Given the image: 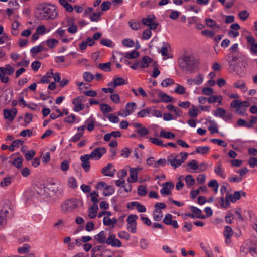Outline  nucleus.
Returning <instances> with one entry per match:
<instances>
[{
    "instance_id": "nucleus-1",
    "label": "nucleus",
    "mask_w": 257,
    "mask_h": 257,
    "mask_svg": "<svg viewBox=\"0 0 257 257\" xmlns=\"http://www.w3.org/2000/svg\"><path fill=\"white\" fill-rule=\"evenodd\" d=\"M36 13L40 20H54L58 16L56 7L50 4H42L37 8Z\"/></svg>"
},
{
    "instance_id": "nucleus-2",
    "label": "nucleus",
    "mask_w": 257,
    "mask_h": 257,
    "mask_svg": "<svg viewBox=\"0 0 257 257\" xmlns=\"http://www.w3.org/2000/svg\"><path fill=\"white\" fill-rule=\"evenodd\" d=\"M199 60L194 55L182 56L178 61V65L181 69L188 71H192L198 67Z\"/></svg>"
},
{
    "instance_id": "nucleus-3",
    "label": "nucleus",
    "mask_w": 257,
    "mask_h": 257,
    "mask_svg": "<svg viewBox=\"0 0 257 257\" xmlns=\"http://www.w3.org/2000/svg\"><path fill=\"white\" fill-rule=\"evenodd\" d=\"M83 205V201L81 200L73 198L64 201L61 205L60 209L62 213H68L73 212Z\"/></svg>"
},
{
    "instance_id": "nucleus-4",
    "label": "nucleus",
    "mask_w": 257,
    "mask_h": 257,
    "mask_svg": "<svg viewBox=\"0 0 257 257\" xmlns=\"http://www.w3.org/2000/svg\"><path fill=\"white\" fill-rule=\"evenodd\" d=\"M13 214V211L8 201L4 203L0 209V226H4L7 223V220Z\"/></svg>"
},
{
    "instance_id": "nucleus-5",
    "label": "nucleus",
    "mask_w": 257,
    "mask_h": 257,
    "mask_svg": "<svg viewBox=\"0 0 257 257\" xmlns=\"http://www.w3.org/2000/svg\"><path fill=\"white\" fill-rule=\"evenodd\" d=\"M230 106L235 109L236 112H244L250 106V104L248 101L234 100L231 102Z\"/></svg>"
},
{
    "instance_id": "nucleus-6",
    "label": "nucleus",
    "mask_w": 257,
    "mask_h": 257,
    "mask_svg": "<svg viewBox=\"0 0 257 257\" xmlns=\"http://www.w3.org/2000/svg\"><path fill=\"white\" fill-rule=\"evenodd\" d=\"M239 59V54L234 53H229L225 56V59L227 62L231 71L234 72L236 70V67L238 66L237 62Z\"/></svg>"
},
{
    "instance_id": "nucleus-7",
    "label": "nucleus",
    "mask_w": 257,
    "mask_h": 257,
    "mask_svg": "<svg viewBox=\"0 0 257 257\" xmlns=\"http://www.w3.org/2000/svg\"><path fill=\"white\" fill-rule=\"evenodd\" d=\"M85 100V97L83 96H79L74 98L72 101L74 111L79 112L82 110L85 107L82 102Z\"/></svg>"
},
{
    "instance_id": "nucleus-8",
    "label": "nucleus",
    "mask_w": 257,
    "mask_h": 257,
    "mask_svg": "<svg viewBox=\"0 0 257 257\" xmlns=\"http://www.w3.org/2000/svg\"><path fill=\"white\" fill-rule=\"evenodd\" d=\"M178 156V154L175 153L169 155L167 157V164L174 168L179 167L182 163L180 159H177Z\"/></svg>"
},
{
    "instance_id": "nucleus-9",
    "label": "nucleus",
    "mask_w": 257,
    "mask_h": 257,
    "mask_svg": "<svg viewBox=\"0 0 257 257\" xmlns=\"http://www.w3.org/2000/svg\"><path fill=\"white\" fill-rule=\"evenodd\" d=\"M246 39L247 43V47L250 52L254 54H257V42H255V39L252 36H246Z\"/></svg>"
},
{
    "instance_id": "nucleus-10",
    "label": "nucleus",
    "mask_w": 257,
    "mask_h": 257,
    "mask_svg": "<svg viewBox=\"0 0 257 257\" xmlns=\"http://www.w3.org/2000/svg\"><path fill=\"white\" fill-rule=\"evenodd\" d=\"M106 149L104 147H97L94 149L91 153L88 154V155L91 159L98 160L106 153Z\"/></svg>"
},
{
    "instance_id": "nucleus-11",
    "label": "nucleus",
    "mask_w": 257,
    "mask_h": 257,
    "mask_svg": "<svg viewBox=\"0 0 257 257\" xmlns=\"http://www.w3.org/2000/svg\"><path fill=\"white\" fill-rule=\"evenodd\" d=\"M257 122V116H251V120L249 122H247L245 120L242 119H239L237 120V124L239 126H245L247 128H252L253 126V124L256 123Z\"/></svg>"
},
{
    "instance_id": "nucleus-12",
    "label": "nucleus",
    "mask_w": 257,
    "mask_h": 257,
    "mask_svg": "<svg viewBox=\"0 0 257 257\" xmlns=\"http://www.w3.org/2000/svg\"><path fill=\"white\" fill-rule=\"evenodd\" d=\"M163 188L160 190L162 195H170L171 194V190L174 187V185L170 182H167L162 184Z\"/></svg>"
},
{
    "instance_id": "nucleus-13",
    "label": "nucleus",
    "mask_w": 257,
    "mask_h": 257,
    "mask_svg": "<svg viewBox=\"0 0 257 257\" xmlns=\"http://www.w3.org/2000/svg\"><path fill=\"white\" fill-rule=\"evenodd\" d=\"M81 161V166L86 172H88L90 170V164L89 160L91 159L88 154H85L80 157Z\"/></svg>"
},
{
    "instance_id": "nucleus-14",
    "label": "nucleus",
    "mask_w": 257,
    "mask_h": 257,
    "mask_svg": "<svg viewBox=\"0 0 257 257\" xmlns=\"http://www.w3.org/2000/svg\"><path fill=\"white\" fill-rule=\"evenodd\" d=\"M106 243L108 245H111L112 247H120L122 246L121 241L116 239L115 235L111 234L108 236L106 239Z\"/></svg>"
},
{
    "instance_id": "nucleus-15",
    "label": "nucleus",
    "mask_w": 257,
    "mask_h": 257,
    "mask_svg": "<svg viewBox=\"0 0 257 257\" xmlns=\"http://www.w3.org/2000/svg\"><path fill=\"white\" fill-rule=\"evenodd\" d=\"M125 84V80L122 77L115 78L112 81L108 84V86L113 88H116L118 86H121Z\"/></svg>"
},
{
    "instance_id": "nucleus-16",
    "label": "nucleus",
    "mask_w": 257,
    "mask_h": 257,
    "mask_svg": "<svg viewBox=\"0 0 257 257\" xmlns=\"http://www.w3.org/2000/svg\"><path fill=\"white\" fill-rule=\"evenodd\" d=\"M112 166L113 165L111 163H108L107 166L101 170V173L105 176L113 177L114 175L116 170H114V171H111L109 173H107V172L110 171Z\"/></svg>"
},
{
    "instance_id": "nucleus-17",
    "label": "nucleus",
    "mask_w": 257,
    "mask_h": 257,
    "mask_svg": "<svg viewBox=\"0 0 257 257\" xmlns=\"http://www.w3.org/2000/svg\"><path fill=\"white\" fill-rule=\"evenodd\" d=\"M91 201L93 203V205L89 208V210H94V212L90 217H95L97 215V212L98 209L97 203L98 202L99 200L98 199L97 197L92 196V197H91Z\"/></svg>"
},
{
    "instance_id": "nucleus-18",
    "label": "nucleus",
    "mask_w": 257,
    "mask_h": 257,
    "mask_svg": "<svg viewBox=\"0 0 257 257\" xmlns=\"http://www.w3.org/2000/svg\"><path fill=\"white\" fill-rule=\"evenodd\" d=\"M69 27L67 31L69 33L71 34H75L77 32V26L74 23V20L73 19H69L67 20Z\"/></svg>"
},
{
    "instance_id": "nucleus-19",
    "label": "nucleus",
    "mask_w": 257,
    "mask_h": 257,
    "mask_svg": "<svg viewBox=\"0 0 257 257\" xmlns=\"http://www.w3.org/2000/svg\"><path fill=\"white\" fill-rule=\"evenodd\" d=\"M214 172L217 175L220 176L223 179L225 178L226 176L223 173L221 160H219L217 163V165L214 168Z\"/></svg>"
},
{
    "instance_id": "nucleus-20",
    "label": "nucleus",
    "mask_w": 257,
    "mask_h": 257,
    "mask_svg": "<svg viewBox=\"0 0 257 257\" xmlns=\"http://www.w3.org/2000/svg\"><path fill=\"white\" fill-rule=\"evenodd\" d=\"M130 178L127 179L130 183H134L137 181L138 170L137 169L131 168L130 169Z\"/></svg>"
},
{
    "instance_id": "nucleus-21",
    "label": "nucleus",
    "mask_w": 257,
    "mask_h": 257,
    "mask_svg": "<svg viewBox=\"0 0 257 257\" xmlns=\"http://www.w3.org/2000/svg\"><path fill=\"white\" fill-rule=\"evenodd\" d=\"M106 233L104 231H100L98 234L94 236V239L100 243H106Z\"/></svg>"
},
{
    "instance_id": "nucleus-22",
    "label": "nucleus",
    "mask_w": 257,
    "mask_h": 257,
    "mask_svg": "<svg viewBox=\"0 0 257 257\" xmlns=\"http://www.w3.org/2000/svg\"><path fill=\"white\" fill-rule=\"evenodd\" d=\"M153 61V59L148 56H144L140 64V66L142 68L148 67L149 64Z\"/></svg>"
},
{
    "instance_id": "nucleus-23",
    "label": "nucleus",
    "mask_w": 257,
    "mask_h": 257,
    "mask_svg": "<svg viewBox=\"0 0 257 257\" xmlns=\"http://www.w3.org/2000/svg\"><path fill=\"white\" fill-rule=\"evenodd\" d=\"M190 209L193 213L195 214V218L200 219H205L206 218L205 215H202V211L200 209L195 206H191Z\"/></svg>"
},
{
    "instance_id": "nucleus-24",
    "label": "nucleus",
    "mask_w": 257,
    "mask_h": 257,
    "mask_svg": "<svg viewBox=\"0 0 257 257\" xmlns=\"http://www.w3.org/2000/svg\"><path fill=\"white\" fill-rule=\"evenodd\" d=\"M234 87L241 90L243 92H246L247 91V88L245 83L242 80H239L234 83Z\"/></svg>"
},
{
    "instance_id": "nucleus-25",
    "label": "nucleus",
    "mask_w": 257,
    "mask_h": 257,
    "mask_svg": "<svg viewBox=\"0 0 257 257\" xmlns=\"http://www.w3.org/2000/svg\"><path fill=\"white\" fill-rule=\"evenodd\" d=\"M216 117L222 118L226 121L232 120L233 115L232 113H214Z\"/></svg>"
},
{
    "instance_id": "nucleus-26",
    "label": "nucleus",
    "mask_w": 257,
    "mask_h": 257,
    "mask_svg": "<svg viewBox=\"0 0 257 257\" xmlns=\"http://www.w3.org/2000/svg\"><path fill=\"white\" fill-rule=\"evenodd\" d=\"M114 187L112 185L105 186L104 189L103 195L104 196H108L112 195L114 192Z\"/></svg>"
},
{
    "instance_id": "nucleus-27",
    "label": "nucleus",
    "mask_w": 257,
    "mask_h": 257,
    "mask_svg": "<svg viewBox=\"0 0 257 257\" xmlns=\"http://www.w3.org/2000/svg\"><path fill=\"white\" fill-rule=\"evenodd\" d=\"M155 19V17L154 15H148L146 18H143L142 19V23L144 25L149 26Z\"/></svg>"
},
{
    "instance_id": "nucleus-28",
    "label": "nucleus",
    "mask_w": 257,
    "mask_h": 257,
    "mask_svg": "<svg viewBox=\"0 0 257 257\" xmlns=\"http://www.w3.org/2000/svg\"><path fill=\"white\" fill-rule=\"evenodd\" d=\"M6 72L3 67H0V79L2 82L7 83L9 80L8 76H6Z\"/></svg>"
},
{
    "instance_id": "nucleus-29",
    "label": "nucleus",
    "mask_w": 257,
    "mask_h": 257,
    "mask_svg": "<svg viewBox=\"0 0 257 257\" xmlns=\"http://www.w3.org/2000/svg\"><path fill=\"white\" fill-rule=\"evenodd\" d=\"M33 115L32 113H25L24 116V123L22 125L24 126H27L32 120Z\"/></svg>"
},
{
    "instance_id": "nucleus-30",
    "label": "nucleus",
    "mask_w": 257,
    "mask_h": 257,
    "mask_svg": "<svg viewBox=\"0 0 257 257\" xmlns=\"http://www.w3.org/2000/svg\"><path fill=\"white\" fill-rule=\"evenodd\" d=\"M111 63L110 62L105 63L99 64L98 67L99 69L105 72H110L111 71Z\"/></svg>"
},
{
    "instance_id": "nucleus-31",
    "label": "nucleus",
    "mask_w": 257,
    "mask_h": 257,
    "mask_svg": "<svg viewBox=\"0 0 257 257\" xmlns=\"http://www.w3.org/2000/svg\"><path fill=\"white\" fill-rule=\"evenodd\" d=\"M210 148L208 146L198 147L196 148L195 153L200 154H205L209 152Z\"/></svg>"
},
{
    "instance_id": "nucleus-32",
    "label": "nucleus",
    "mask_w": 257,
    "mask_h": 257,
    "mask_svg": "<svg viewBox=\"0 0 257 257\" xmlns=\"http://www.w3.org/2000/svg\"><path fill=\"white\" fill-rule=\"evenodd\" d=\"M103 224L105 226H109L111 224H116L117 222V219L116 218H113L112 219H110L109 218L105 217L103 220Z\"/></svg>"
},
{
    "instance_id": "nucleus-33",
    "label": "nucleus",
    "mask_w": 257,
    "mask_h": 257,
    "mask_svg": "<svg viewBox=\"0 0 257 257\" xmlns=\"http://www.w3.org/2000/svg\"><path fill=\"white\" fill-rule=\"evenodd\" d=\"M136 104L135 102L127 103L125 106V112H132L136 109Z\"/></svg>"
},
{
    "instance_id": "nucleus-34",
    "label": "nucleus",
    "mask_w": 257,
    "mask_h": 257,
    "mask_svg": "<svg viewBox=\"0 0 257 257\" xmlns=\"http://www.w3.org/2000/svg\"><path fill=\"white\" fill-rule=\"evenodd\" d=\"M23 158L22 157H17L15 158L12 162L14 166L18 169H20L22 166Z\"/></svg>"
},
{
    "instance_id": "nucleus-35",
    "label": "nucleus",
    "mask_w": 257,
    "mask_h": 257,
    "mask_svg": "<svg viewBox=\"0 0 257 257\" xmlns=\"http://www.w3.org/2000/svg\"><path fill=\"white\" fill-rule=\"evenodd\" d=\"M230 201L232 203H235L236 200H239L241 197V192L240 191H235L234 194H229Z\"/></svg>"
},
{
    "instance_id": "nucleus-36",
    "label": "nucleus",
    "mask_w": 257,
    "mask_h": 257,
    "mask_svg": "<svg viewBox=\"0 0 257 257\" xmlns=\"http://www.w3.org/2000/svg\"><path fill=\"white\" fill-rule=\"evenodd\" d=\"M222 97L221 96H215L213 95L211 96L210 97L207 98V102L209 103H213L217 102L219 103H221Z\"/></svg>"
},
{
    "instance_id": "nucleus-37",
    "label": "nucleus",
    "mask_w": 257,
    "mask_h": 257,
    "mask_svg": "<svg viewBox=\"0 0 257 257\" xmlns=\"http://www.w3.org/2000/svg\"><path fill=\"white\" fill-rule=\"evenodd\" d=\"M31 247L28 244H24L21 247L18 248V251L21 254H25L29 252Z\"/></svg>"
},
{
    "instance_id": "nucleus-38",
    "label": "nucleus",
    "mask_w": 257,
    "mask_h": 257,
    "mask_svg": "<svg viewBox=\"0 0 257 257\" xmlns=\"http://www.w3.org/2000/svg\"><path fill=\"white\" fill-rule=\"evenodd\" d=\"M225 238H231L233 234L232 229L229 226L225 227V230L223 232Z\"/></svg>"
},
{
    "instance_id": "nucleus-39",
    "label": "nucleus",
    "mask_w": 257,
    "mask_h": 257,
    "mask_svg": "<svg viewBox=\"0 0 257 257\" xmlns=\"http://www.w3.org/2000/svg\"><path fill=\"white\" fill-rule=\"evenodd\" d=\"M149 141L158 146H162V147H167V145H164L163 144V141L161 139H159L157 138H153V137H150Z\"/></svg>"
},
{
    "instance_id": "nucleus-40",
    "label": "nucleus",
    "mask_w": 257,
    "mask_h": 257,
    "mask_svg": "<svg viewBox=\"0 0 257 257\" xmlns=\"http://www.w3.org/2000/svg\"><path fill=\"white\" fill-rule=\"evenodd\" d=\"M160 136L167 139H173L175 137V135L172 132L162 130L160 133Z\"/></svg>"
},
{
    "instance_id": "nucleus-41",
    "label": "nucleus",
    "mask_w": 257,
    "mask_h": 257,
    "mask_svg": "<svg viewBox=\"0 0 257 257\" xmlns=\"http://www.w3.org/2000/svg\"><path fill=\"white\" fill-rule=\"evenodd\" d=\"M139 56V53L136 50H134L131 52H127L125 54V57L128 59L137 58Z\"/></svg>"
},
{
    "instance_id": "nucleus-42",
    "label": "nucleus",
    "mask_w": 257,
    "mask_h": 257,
    "mask_svg": "<svg viewBox=\"0 0 257 257\" xmlns=\"http://www.w3.org/2000/svg\"><path fill=\"white\" fill-rule=\"evenodd\" d=\"M59 42L55 39H50L46 41L47 45L51 49L57 45Z\"/></svg>"
},
{
    "instance_id": "nucleus-43",
    "label": "nucleus",
    "mask_w": 257,
    "mask_h": 257,
    "mask_svg": "<svg viewBox=\"0 0 257 257\" xmlns=\"http://www.w3.org/2000/svg\"><path fill=\"white\" fill-rule=\"evenodd\" d=\"M85 122L87 125V128L89 131L90 132L94 130V120L93 118H92L91 117L88 118L86 121Z\"/></svg>"
},
{
    "instance_id": "nucleus-44",
    "label": "nucleus",
    "mask_w": 257,
    "mask_h": 257,
    "mask_svg": "<svg viewBox=\"0 0 257 257\" xmlns=\"http://www.w3.org/2000/svg\"><path fill=\"white\" fill-rule=\"evenodd\" d=\"M105 116L109 119V120L112 123H117L119 121V118L115 115H113L112 114L105 113Z\"/></svg>"
},
{
    "instance_id": "nucleus-45",
    "label": "nucleus",
    "mask_w": 257,
    "mask_h": 257,
    "mask_svg": "<svg viewBox=\"0 0 257 257\" xmlns=\"http://www.w3.org/2000/svg\"><path fill=\"white\" fill-rule=\"evenodd\" d=\"M94 75L89 72H85L83 74V78L87 82H90L94 79Z\"/></svg>"
},
{
    "instance_id": "nucleus-46",
    "label": "nucleus",
    "mask_w": 257,
    "mask_h": 257,
    "mask_svg": "<svg viewBox=\"0 0 257 257\" xmlns=\"http://www.w3.org/2000/svg\"><path fill=\"white\" fill-rule=\"evenodd\" d=\"M163 217V213L162 211H158L157 212H155V210L153 211V219L155 221H160Z\"/></svg>"
},
{
    "instance_id": "nucleus-47",
    "label": "nucleus",
    "mask_w": 257,
    "mask_h": 257,
    "mask_svg": "<svg viewBox=\"0 0 257 257\" xmlns=\"http://www.w3.org/2000/svg\"><path fill=\"white\" fill-rule=\"evenodd\" d=\"M68 185L70 188H72L73 189L76 188L77 187L76 179L73 177L69 178L68 180Z\"/></svg>"
},
{
    "instance_id": "nucleus-48",
    "label": "nucleus",
    "mask_w": 257,
    "mask_h": 257,
    "mask_svg": "<svg viewBox=\"0 0 257 257\" xmlns=\"http://www.w3.org/2000/svg\"><path fill=\"white\" fill-rule=\"evenodd\" d=\"M100 109L102 112H109L113 110L110 106L104 103L100 104Z\"/></svg>"
},
{
    "instance_id": "nucleus-49",
    "label": "nucleus",
    "mask_w": 257,
    "mask_h": 257,
    "mask_svg": "<svg viewBox=\"0 0 257 257\" xmlns=\"http://www.w3.org/2000/svg\"><path fill=\"white\" fill-rule=\"evenodd\" d=\"M128 24L130 27L134 30H137L140 28V23L139 22H136L134 20H131Z\"/></svg>"
},
{
    "instance_id": "nucleus-50",
    "label": "nucleus",
    "mask_w": 257,
    "mask_h": 257,
    "mask_svg": "<svg viewBox=\"0 0 257 257\" xmlns=\"http://www.w3.org/2000/svg\"><path fill=\"white\" fill-rule=\"evenodd\" d=\"M44 50V47L41 45H39L37 46H34L33 48H32L30 50V52L32 54H37Z\"/></svg>"
},
{
    "instance_id": "nucleus-51",
    "label": "nucleus",
    "mask_w": 257,
    "mask_h": 257,
    "mask_svg": "<svg viewBox=\"0 0 257 257\" xmlns=\"http://www.w3.org/2000/svg\"><path fill=\"white\" fill-rule=\"evenodd\" d=\"M185 181L187 185L189 186L193 185L195 183V179L191 175H187L185 177Z\"/></svg>"
},
{
    "instance_id": "nucleus-52",
    "label": "nucleus",
    "mask_w": 257,
    "mask_h": 257,
    "mask_svg": "<svg viewBox=\"0 0 257 257\" xmlns=\"http://www.w3.org/2000/svg\"><path fill=\"white\" fill-rule=\"evenodd\" d=\"M173 84H174L173 79L171 78H166L161 82V84L162 86L166 87Z\"/></svg>"
},
{
    "instance_id": "nucleus-53",
    "label": "nucleus",
    "mask_w": 257,
    "mask_h": 257,
    "mask_svg": "<svg viewBox=\"0 0 257 257\" xmlns=\"http://www.w3.org/2000/svg\"><path fill=\"white\" fill-rule=\"evenodd\" d=\"M205 22L206 25L209 27L216 26V28L218 29L220 28V26L218 25H216V22L212 19H206L205 20Z\"/></svg>"
},
{
    "instance_id": "nucleus-54",
    "label": "nucleus",
    "mask_w": 257,
    "mask_h": 257,
    "mask_svg": "<svg viewBox=\"0 0 257 257\" xmlns=\"http://www.w3.org/2000/svg\"><path fill=\"white\" fill-rule=\"evenodd\" d=\"M122 45L127 47H132L134 46V42L131 39H125L122 40Z\"/></svg>"
},
{
    "instance_id": "nucleus-55",
    "label": "nucleus",
    "mask_w": 257,
    "mask_h": 257,
    "mask_svg": "<svg viewBox=\"0 0 257 257\" xmlns=\"http://www.w3.org/2000/svg\"><path fill=\"white\" fill-rule=\"evenodd\" d=\"M172 217V215L170 214H166L163 220V222L167 225H171L173 221Z\"/></svg>"
},
{
    "instance_id": "nucleus-56",
    "label": "nucleus",
    "mask_w": 257,
    "mask_h": 257,
    "mask_svg": "<svg viewBox=\"0 0 257 257\" xmlns=\"http://www.w3.org/2000/svg\"><path fill=\"white\" fill-rule=\"evenodd\" d=\"M211 141L223 147H226L227 145V143L223 140L219 139H212Z\"/></svg>"
},
{
    "instance_id": "nucleus-57",
    "label": "nucleus",
    "mask_w": 257,
    "mask_h": 257,
    "mask_svg": "<svg viewBox=\"0 0 257 257\" xmlns=\"http://www.w3.org/2000/svg\"><path fill=\"white\" fill-rule=\"evenodd\" d=\"M187 166L193 170H196L198 168V165L196 160H192L188 164Z\"/></svg>"
},
{
    "instance_id": "nucleus-58",
    "label": "nucleus",
    "mask_w": 257,
    "mask_h": 257,
    "mask_svg": "<svg viewBox=\"0 0 257 257\" xmlns=\"http://www.w3.org/2000/svg\"><path fill=\"white\" fill-rule=\"evenodd\" d=\"M147 190L146 187L140 185L138 188V194L142 196H145L147 194Z\"/></svg>"
},
{
    "instance_id": "nucleus-59",
    "label": "nucleus",
    "mask_w": 257,
    "mask_h": 257,
    "mask_svg": "<svg viewBox=\"0 0 257 257\" xmlns=\"http://www.w3.org/2000/svg\"><path fill=\"white\" fill-rule=\"evenodd\" d=\"M69 168V163L67 160H64L61 163V169L63 171H67Z\"/></svg>"
},
{
    "instance_id": "nucleus-60",
    "label": "nucleus",
    "mask_w": 257,
    "mask_h": 257,
    "mask_svg": "<svg viewBox=\"0 0 257 257\" xmlns=\"http://www.w3.org/2000/svg\"><path fill=\"white\" fill-rule=\"evenodd\" d=\"M249 13L246 10H243L239 13V17L242 21L246 20L249 17Z\"/></svg>"
},
{
    "instance_id": "nucleus-61",
    "label": "nucleus",
    "mask_w": 257,
    "mask_h": 257,
    "mask_svg": "<svg viewBox=\"0 0 257 257\" xmlns=\"http://www.w3.org/2000/svg\"><path fill=\"white\" fill-rule=\"evenodd\" d=\"M137 133L141 137L145 136L147 135L149 133V130L146 127H141L137 130Z\"/></svg>"
},
{
    "instance_id": "nucleus-62",
    "label": "nucleus",
    "mask_w": 257,
    "mask_h": 257,
    "mask_svg": "<svg viewBox=\"0 0 257 257\" xmlns=\"http://www.w3.org/2000/svg\"><path fill=\"white\" fill-rule=\"evenodd\" d=\"M152 35V32L151 30L149 29H147L145 30L142 34V38L143 39L148 40L149 39Z\"/></svg>"
},
{
    "instance_id": "nucleus-63",
    "label": "nucleus",
    "mask_w": 257,
    "mask_h": 257,
    "mask_svg": "<svg viewBox=\"0 0 257 257\" xmlns=\"http://www.w3.org/2000/svg\"><path fill=\"white\" fill-rule=\"evenodd\" d=\"M118 236L121 239L128 240L130 239V234L126 231H120L118 233Z\"/></svg>"
},
{
    "instance_id": "nucleus-64",
    "label": "nucleus",
    "mask_w": 257,
    "mask_h": 257,
    "mask_svg": "<svg viewBox=\"0 0 257 257\" xmlns=\"http://www.w3.org/2000/svg\"><path fill=\"white\" fill-rule=\"evenodd\" d=\"M11 183V178L10 177L4 178L1 182L0 185L2 187L8 186Z\"/></svg>"
}]
</instances>
